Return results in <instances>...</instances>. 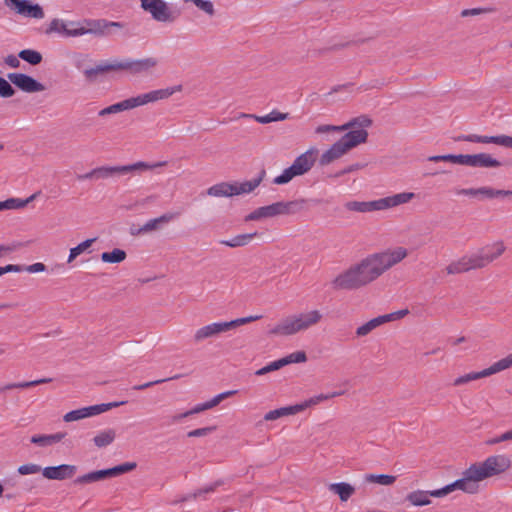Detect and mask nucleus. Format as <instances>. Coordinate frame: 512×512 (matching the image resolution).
I'll return each instance as SVG.
<instances>
[{"instance_id":"1","label":"nucleus","mask_w":512,"mask_h":512,"mask_svg":"<svg viewBox=\"0 0 512 512\" xmlns=\"http://www.w3.org/2000/svg\"><path fill=\"white\" fill-rule=\"evenodd\" d=\"M408 256L402 246L368 255L359 263L337 275L331 282L334 290H355L375 281Z\"/></svg>"},{"instance_id":"2","label":"nucleus","mask_w":512,"mask_h":512,"mask_svg":"<svg viewBox=\"0 0 512 512\" xmlns=\"http://www.w3.org/2000/svg\"><path fill=\"white\" fill-rule=\"evenodd\" d=\"M408 256L402 246L368 255L359 263L337 275L331 282L334 290H355L375 281Z\"/></svg>"},{"instance_id":"3","label":"nucleus","mask_w":512,"mask_h":512,"mask_svg":"<svg viewBox=\"0 0 512 512\" xmlns=\"http://www.w3.org/2000/svg\"><path fill=\"white\" fill-rule=\"evenodd\" d=\"M408 256L402 246L368 255L359 263L337 275L331 282L334 290H355L375 281Z\"/></svg>"},{"instance_id":"4","label":"nucleus","mask_w":512,"mask_h":512,"mask_svg":"<svg viewBox=\"0 0 512 512\" xmlns=\"http://www.w3.org/2000/svg\"><path fill=\"white\" fill-rule=\"evenodd\" d=\"M511 466V461L506 455H494L481 463L472 464L462 473L458 479L460 490L475 494L479 491V483L489 477L505 472Z\"/></svg>"},{"instance_id":"5","label":"nucleus","mask_w":512,"mask_h":512,"mask_svg":"<svg viewBox=\"0 0 512 512\" xmlns=\"http://www.w3.org/2000/svg\"><path fill=\"white\" fill-rule=\"evenodd\" d=\"M158 65L155 57L143 59H124L103 62L96 67L88 68L83 71L84 77L88 82H95L99 75L111 71H125L131 75L149 73Z\"/></svg>"},{"instance_id":"6","label":"nucleus","mask_w":512,"mask_h":512,"mask_svg":"<svg viewBox=\"0 0 512 512\" xmlns=\"http://www.w3.org/2000/svg\"><path fill=\"white\" fill-rule=\"evenodd\" d=\"M366 118L369 120L368 125H353L349 127V131L321 155L319 159L321 166L332 163L354 147L367 142L368 132L366 128L372 125V119L368 116Z\"/></svg>"},{"instance_id":"7","label":"nucleus","mask_w":512,"mask_h":512,"mask_svg":"<svg viewBox=\"0 0 512 512\" xmlns=\"http://www.w3.org/2000/svg\"><path fill=\"white\" fill-rule=\"evenodd\" d=\"M323 318L319 310H311L299 314L287 316L268 330L269 336L286 337L306 331L317 325Z\"/></svg>"},{"instance_id":"8","label":"nucleus","mask_w":512,"mask_h":512,"mask_svg":"<svg viewBox=\"0 0 512 512\" xmlns=\"http://www.w3.org/2000/svg\"><path fill=\"white\" fill-rule=\"evenodd\" d=\"M415 197L412 192H402L373 201H349L345 203L348 211L367 213L386 210L410 202Z\"/></svg>"},{"instance_id":"9","label":"nucleus","mask_w":512,"mask_h":512,"mask_svg":"<svg viewBox=\"0 0 512 512\" xmlns=\"http://www.w3.org/2000/svg\"><path fill=\"white\" fill-rule=\"evenodd\" d=\"M261 317V315H255L238 318L231 321L209 323L196 329L192 338L193 342L195 344H200L206 340L215 339L222 333H225L229 330L235 329L241 325L250 323L252 321L259 320Z\"/></svg>"},{"instance_id":"10","label":"nucleus","mask_w":512,"mask_h":512,"mask_svg":"<svg viewBox=\"0 0 512 512\" xmlns=\"http://www.w3.org/2000/svg\"><path fill=\"white\" fill-rule=\"evenodd\" d=\"M182 90V85H176L164 89L153 90L144 94L130 97L115 104H112L116 113L131 110L149 103L164 100L172 96L176 92Z\"/></svg>"},{"instance_id":"11","label":"nucleus","mask_w":512,"mask_h":512,"mask_svg":"<svg viewBox=\"0 0 512 512\" xmlns=\"http://www.w3.org/2000/svg\"><path fill=\"white\" fill-rule=\"evenodd\" d=\"M318 154L316 148H310L299 155L292 165L283 170V172L273 179L276 185L289 183L294 177L306 174L314 166Z\"/></svg>"},{"instance_id":"12","label":"nucleus","mask_w":512,"mask_h":512,"mask_svg":"<svg viewBox=\"0 0 512 512\" xmlns=\"http://www.w3.org/2000/svg\"><path fill=\"white\" fill-rule=\"evenodd\" d=\"M455 490H460L457 480L451 484H448V485H446L440 489H436V490H429V491L414 490V491H411L406 495L405 501H407L410 505L416 506V507L427 506V505L431 504L430 497L441 498V497H444V496L450 494L451 492H453Z\"/></svg>"},{"instance_id":"13","label":"nucleus","mask_w":512,"mask_h":512,"mask_svg":"<svg viewBox=\"0 0 512 512\" xmlns=\"http://www.w3.org/2000/svg\"><path fill=\"white\" fill-rule=\"evenodd\" d=\"M510 367H512V353L500 359L499 361L493 363L490 367L482 371L470 372L465 375L457 377L456 379H454L452 385L458 387L467 384L471 381L491 376Z\"/></svg>"},{"instance_id":"14","label":"nucleus","mask_w":512,"mask_h":512,"mask_svg":"<svg viewBox=\"0 0 512 512\" xmlns=\"http://www.w3.org/2000/svg\"><path fill=\"white\" fill-rule=\"evenodd\" d=\"M140 3L141 8L150 13L157 22L172 23L179 16V13L173 11L164 0H140Z\"/></svg>"},{"instance_id":"15","label":"nucleus","mask_w":512,"mask_h":512,"mask_svg":"<svg viewBox=\"0 0 512 512\" xmlns=\"http://www.w3.org/2000/svg\"><path fill=\"white\" fill-rule=\"evenodd\" d=\"M85 27L76 28L72 34L81 36L84 34H93L96 36H110L115 29H122L120 22L108 21L106 19L85 20Z\"/></svg>"},{"instance_id":"16","label":"nucleus","mask_w":512,"mask_h":512,"mask_svg":"<svg viewBox=\"0 0 512 512\" xmlns=\"http://www.w3.org/2000/svg\"><path fill=\"white\" fill-rule=\"evenodd\" d=\"M5 5L15 13L34 19H42L45 16L43 8L30 0H4Z\"/></svg>"},{"instance_id":"17","label":"nucleus","mask_w":512,"mask_h":512,"mask_svg":"<svg viewBox=\"0 0 512 512\" xmlns=\"http://www.w3.org/2000/svg\"><path fill=\"white\" fill-rule=\"evenodd\" d=\"M454 141H466L472 143L489 144L493 143L499 146L512 149V137L508 135H497V136H482L476 134L459 135L454 138Z\"/></svg>"},{"instance_id":"18","label":"nucleus","mask_w":512,"mask_h":512,"mask_svg":"<svg viewBox=\"0 0 512 512\" xmlns=\"http://www.w3.org/2000/svg\"><path fill=\"white\" fill-rule=\"evenodd\" d=\"M7 77L11 83L24 92L35 93L45 90V86L42 83L29 75L23 73H9Z\"/></svg>"},{"instance_id":"19","label":"nucleus","mask_w":512,"mask_h":512,"mask_svg":"<svg viewBox=\"0 0 512 512\" xmlns=\"http://www.w3.org/2000/svg\"><path fill=\"white\" fill-rule=\"evenodd\" d=\"M464 165L478 168H499L502 164L488 153L465 154Z\"/></svg>"},{"instance_id":"20","label":"nucleus","mask_w":512,"mask_h":512,"mask_svg":"<svg viewBox=\"0 0 512 512\" xmlns=\"http://www.w3.org/2000/svg\"><path fill=\"white\" fill-rule=\"evenodd\" d=\"M180 216L179 212H166L157 218L148 220L143 226L138 228L137 233H151L162 229L165 224L173 221Z\"/></svg>"},{"instance_id":"21","label":"nucleus","mask_w":512,"mask_h":512,"mask_svg":"<svg viewBox=\"0 0 512 512\" xmlns=\"http://www.w3.org/2000/svg\"><path fill=\"white\" fill-rule=\"evenodd\" d=\"M76 473V466L61 464L59 466H49L42 470L45 478L50 480H64L71 478Z\"/></svg>"},{"instance_id":"22","label":"nucleus","mask_w":512,"mask_h":512,"mask_svg":"<svg viewBox=\"0 0 512 512\" xmlns=\"http://www.w3.org/2000/svg\"><path fill=\"white\" fill-rule=\"evenodd\" d=\"M279 215H283L281 201L255 209L245 217V221H257Z\"/></svg>"},{"instance_id":"23","label":"nucleus","mask_w":512,"mask_h":512,"mask_svg":"<svg viewBox=\"0 0 512 512\" xmlns=\"http://www.w3.org/2000/svg\"><path fill=\"white\" fill-rule=\"evenodd\" d=\"M123 174L121 166H101L92 169L91 171L77 176L78 180L89 179H107L116 175Z\"/></svg>"},{"instance_id":"24","label":"nucleus","mask_w":512,"mask_h":512,"mask_svg":"<svg viewBox=\"0 0 512 512\" xmlns=\"http://www.w3.org/2000/svg\"><path fill=\"white\" fill-rule=\"evenodd\" d=\"M311 200L299 198L291 201H281L283 215H294L309 210V203ZM319 203V200H313Z\"/></svg>"},{"instance_id":"25","label":"nucleus","mask_w":512,"mask_h":512,"mask_svg":"<svg viewBox=\"0 0 512 512\" xmlns=\"http://www.w3.org/2000/svg\"><path fill=\"white\" fill-rule=\"evenodd\" d=\"M368 124H369V120L366 118V115H361V116L352 118L350 121H348L347 123L340 125V126L320 125L315 129V132L317 134H324V133L334 132V131L340 132V131L348 130L349 127H351L353 125H360V126L364 125L365 126Z\"/></svg>"},{"instance_id":"26","label":"nucleus","mask_w":512,"mask_h":512,"mask_svg":"<svg viewBox=\"0 0 512 512\" xmlns=\"http://www.w3.org/2000/svg\"><path fill=\"white\" fill-rule=\"evenodd\" d=\"M483 256L486 266L498 259L506 250V246L502 240L496 241L490 245L479 249Z\"/></svg>"},{"instance_id":"27","label":"nucleus","mask_w":512,"mask_h":512,"mask_svg":"<svg viewBox=\"0 0 512 512\" xmlns=\"http://www.w3.org/2000/svg\"><path fill=\"white\" fill-rule=\"evenodd\" d=\"M236 393H237L236 390H230V391H226V392L220 393V394L216 395L214 398H212L210 401H207V402L202 403V404H198L194 408H192L191 410L184 412L183 416H190V415H193V414L200 413L202 411L211 409V408L217 406L224 399H226V398H228V397H230V396H232V395H234Z\"/></svg>"},{"instance_id":"28","label":"nucleus","mask_w":512,"mask_h":512,"mask_svg":"<svg viewBox=\"0 0 512 512\" xmlns=\"http://www.w3.org/2000/svg\"><path fill=\"white\" fill-rule=\"evenodd\" d=\"M265 176V170H262L259 177L245 181L243 183H232L233 193L235 195L247 194L257 188Z\"/></svg>"},{"instance_id":"29","label":"nucleus","mask_w":512,"mask_h":512,"mask_svg":"<svg viewBox=\"0 0 512 512\" xmlns=\"http://www.w3.org/2000/svg\"><path fill=\"white\" fill-rule=\"evenodd\" d=\"M240 117H242V118H254L257 122H259L261 124H268V123H271V122H277V121L286 120V119L289 118V114L288 113H282V112H279L277 110H273L269 114L264 115V116H257V115L242 113L240 115Z\"/></svg>"},{"instance_id":"30","label":"nucleus","mask_w":512,"mask_h":512,"mask_svg":"<svg viewBox=\"0 0 512 512\" xmlns=\"http://www.w3.org/2000/svg\"><path fill=\"white\" fill-rule=\"evenodd\" d=\"M301 412V407L296 405L281 407L271 410L264 415V420L274 421L284 416L295 415Z\"/></svg>"},{"instance_id":"31","label":"nucleus","mask_w":512,"mask_h":512,"mask_svg":"<svg viewBox=\"0 0 512 512\" xmlns=\"http://www.w3.org/2000/svg\"><path fill=\"white\" fill-rule=\"evenodd\" d=\"M166 164H167L166 161L156 162L153 164L139 161V162H136L133 164L123 165V166H121V170H122L123 174L129 173V172H139L140 173L143 171L153 170L155 168L165 166Z\"/></svg>"},{"instance_id":"32","label":"nucleus","mask_w":512,"mask_h":512,"mask_svg":"<svg viewBox=\"0 0 512 512\" xmlns=\"http://www.w3.org/2000/svg\"><path fill=\"white\" fill-rule=\"evenodd\" d=\"M256 236H258L257 232L239 234L229 240H221L220 244L230 248L244 247L248 245Z\"/></svg>"},{"instance_id":"33","label":"nucleus","mask_w":512,"mask_h":512,"mask_svg":"<svg viewBox=\"0 0 512 512\" xmlns=\"http://www.w3.org/2000/svg\"><path fill=\"white\" fill-rule=\"evenodd\" d=\"M328 488L337 494L342 502H346L355 493V488L346 482L332 483Z\"/></svg>"},{"instance_id":"34","label":"nucleus","mask_w":512,"mask_h":512,"mask_svg":"<svg viewBox=\"0 0 512 512\" xmlns=\"http://www.w3.org/2000/svg\"><path fill=\"white\" fill-rule=\"evenodd\" d=\"M106 478H111L110 473H109V468L104 469V470L92 471V472H89L82 476H79L74 480V483L75 484H87V483L101 481Z\"/></svg>"},{"instance_id":"35","label":"nucleus","mask_w":512,"mask_h":512,"mask_svg":"<svg viewBox=\"0 0 512 512\" xmlns=\"http://www.w3.org/2000/svg\"><path fill=\"white\" fill-rule=\"evenodd\" d=\"M74 30H69L68 25L64 23L60 19H53L47 29L45 30V34L50 35L52 33H59L65 37H76L77 35L72 34Z\"/></svg>"},{"instance_id":"36","label":"nucleus","mask_w":512,"mask_h":512,"mask_svg":"<svg viewBox=\"0 0 512 512\" xmlns=\"http://www.w3.org/2000/svg\"><path fill=\"white\" fill-rule=\"evenodd\" d=\"M232 183L221 182L207 189V194L213 197H231L234 196Z\"/></svg>"},{"instance_id":"37","label":"nucleus","mask_w":512,"mask_h":512,"mask_svg":"<svg viewBox=\"0 0 512 512\" xmlns=\"http://www.w3.org/2000/svg\"><path fill=\"white\" fill-rule=\"evenodd\" d=\"M342 394H343L342 391H336V392H332L329 394H319V395L313 396V397L305 400L304 402H302L300 404H297V406L301 407V412H302L306 408L318 405L319 403H321L323 401L329 400L334 397L341 396Z\"/></svg>"},{"instance_id":"38","label":"nucleus","mask_w":512,"mask_h":512,"mask_svg":"<svg viewBox=\"0 0 512 512\" xmlns=\"http://www.w3.org/2000/svg\"><path fill=\"white\" fill-rule=\"evenodd\" d=\"M116 438V432L114 429H107L98 433L94 438L93 442L98 448H104L113 443Z\"/></svg>"},{"instance_id":"39","label":"nucleus","mask_w":512,"mask_h":512,"mask_svg":"<svg viewBox=\"0 0 512 512\" xmlns=\"http://www.w3.org/2000/svg\"><path fill=\"white\" fill-rule=\"evenodd\" d=\"M125 404L124 401L122 402H110V403H102V404H97V405H92V406H88V407H84L85 409V413H86V417H91V416H95V415H98V414H101V413H104L112 408H115V407H118L120 405H123Z\"/></svg>"},{"instance_id":"40","label":"nucleus","mask_w":512,"mask_h":512,"mask_svg":"<svg viewBox=\"0 0 512 512\" xmlns=\"http://www.w3.org/2000/svg\"><path fill=\"white\" fill-rule=\"evenodd\" d=\"M51 378H42L38 380H32V381H24V382H18V383H8L0 388V393L6 390H12V389H26L30 387H34L40 384L49 383L51 382Z\"/></svg>"},{"instance_id":"41","label":"nucleus","mask_w":512,"mask_h":512,"mask_svg":"<svg viewBox=\"0 0 512 512\" xmlns=\"http://www.w3.org/2000/svg\"><path fill=\"white\" fill-rule=\"evenodd\" d=\"M18 57L33 66L40 64L43 59L42 54L33 49L21 50L18 54Z\"/></svg>"},{"instance_id":"42","label":"nucleus","mask_w":512,"mask_h":512,"mask_svg":"<svg viewBox=\"0 0 512 512\" xmlns=\"http://www.w3.org/2000/svg\"><path fill=\"white\" fill-rule=\"evenodd\" d=\"M126 252L122 249L115 248L110 252H103L101 260L105 263H120L126 259Z\"/></svg>"},{"instance_id":"43","label":"nucleus","mask_w":512,"mask_h":512,"mask_svg":"<svg viewBox=\"0 0 512 512\" xmlns=\"http://www.w3.org/2000/svg\"><path fill=\"white\" fill-rule=\"evenodd\" d=\"M365 481L368 483H376L383 486L392 485L396 481V477L393 475L387 474H366Z\"/></svg>"},{"instance_id":"44","label":"nucleus","mask_w":512,"mask_h":512,"mask_svg":"<svg viewBox=\"0 0 512 512\" xmlns=\"http://www.w3.org/2000/svg\"><path fill=\"white\" fill-rule=\"evenodd\" d=\"M467 266L470 270H476V269H482L486 267V264L484 262L483 256L481 255L480 250L477 252L471 254V255H465L464 256Z\"/></svg>"},{"instance_id":"45","label":"nucleus","mask_w":512,"mask_h":512,"mask_svg":"<svg viewBox=\"0 0 512 512\" xmlns=\"http://www.w3.org/2000/svg\"><path fill=\"white\" fill-rule=\"evenodd\" d=\"M445 271L448 275L461 274L469 271L464 256L460 259L451 262L446 266Z\"/></svg>"},{"instance_id":"46","label":"nucleus","mask_w":512,"mask_h":512,"mask_svg":"<svg viewBox=\"0 0 512 512\" xmlns=\"http://www.w3.org/2000/svg\"><path fill=\"white\" fill-rule=\"evenodd\" d=\"M96 241V238L87 239L83 241L82 243L78 244L76 247H73L70 249V253L68 256V263L73 262L76 257H78L80 254L85 252L91 245Z\"/></svg>"},{"instance_id":"47","label":"nucleus","mask_w":512,"mask_h":512,"mask_svg":"<svg viewBox=\"0 0 512 512\" xmlns=\"http://www.w3.org/2000/svg\"><path fill=\"white\" fill-rule=\"evenodd\" d=\"M431 162H451L454 164L464 165V154L453 155H434L428 158Z\"/></svg>"},{"instance_id":"48","label":"nucleus","mask_w":512,"mask_h":512,"mask_svg":"<svg viewBox=\"0 0 512 512\" xmlns=\"http://www.w3.org/2000/svg\"><path fill=\"white\" fill-rule=\"evenodd\" d=\"M137 467L136 462H125L120 465L109 468L110 477H116L124 473L131 472Z\"/></svg>"},{"instance_id":"49","label":"nucleus","mask_w":512,"mask_h":512,"mask_svg":"<svg viewBox=\"0 0 512 512\" xmlns=\"http://www.w3.org/2000/svg\"><path fill=\"white\" fill-rule=\"evenodd\" d=\"M39 194H40V192L38 191V192L32 194L31 196H29L26 199L9 198V199H7L8 205H9L8 209L10 210V209H21V208H24L30 202L35 200Z\"/></svg>"},{"instance_id":"50","label":"nucleus","mask_w":512,"mask_h":512,"mask_svg":"<svg viewBox=\"0 0 512 512\" xmlns=\"http://www.w3.org/2000/svg\"><path fill=\"white\" fill-rule=\"evenodd\" d=\"M306 360L307 355L304 351H297L281 358L283 367L292 363H303L306 362Z\"/></svg>"},{"instance_id":"51","label":"nucleus","mask_w":512,"mask_h":512,"mask_svg":"<svg viewBox=\"0 0 512 512\" xmlns=\"http://www.w3.org/2000/svg\"><path fill=\"white\" fill-rule=\"evenodd\" d=\"M496 12V8L494 7H477V8H470V9H464L461 11L460 15L461 17H469V16H478L481 14H489Z\"/></svg>"},{"instance_id":"52","label":"nucleus","mask_w":512,"mask_h":512,"mask_svg":"<svg viewBox=\"0 0 512 512\" xmlns=\"http://www.w3.org/2000/svg\"><path fill=\"white\" fill-rule=\"evenodd\" d=\"M223 485V481L222 480H218L204 488H201V489H198L196 490L193 494H191L190 496L184 498L183 500H187L189 498H192V499H197L199 496H201L202 494H206V493H211V492H214L217 487Z\"/></svg>"},{"instance_id":"53","label":"nucleus","mask_w":512,"mask_h":512,"mask_svg":"<svg viewBox=\"0 0 512 512\" xmlns=\"http://www.w3.org/2000/svg\"><path fill=\"white\" fill-rule=\"evenodd\" d=\"M378 326L376 322L374 321V318L366 322L365 324L359 326L356 329V335L358 337H364L368 335L370 332H372L374 329H376Z\"/></svg>"},{"instance_id":"54","label":"nucleus","mask_w":512,"mask_h":512,"mask_svg":"<svg viewBox=\"0 0 512 512\" xmlns=\"http://www.w3.org/2000/svg\"><path fill=\"white\" fill-rule=\"evenodd\" d=\"M84 418H87L84 407L77 410H72L63 416V420L65 422L78 421Z\"/></svg>"},{"instance_id":"55","label":"nucleus","mask_w":512,"mask_h":512,"mask_svg":"<svg viewBox=\"0 0 512 512\" xmlns=\"http://www.w3.org/2000/svg\"><path fill=\"white\" fill-rule=\"evenodd\" d=\"M15 94V89L11 84L0 76V96L3 98L12 97Z\"/></svg>"},{"instance_id":"56","label":"nucleus","mask_w":512,"mask_h":512,"mask_svg":"<svg viewBox=\"0 0 512 512\" xmlns=\"http://www.w3.org/2000/svg\"><path fill=\"white\" fill-rule=\"evenodd\" d=\"M283 367V364L281 362V359H278L276 361H273L271 363H269L268 365L260 368L259 370H257L255 372V374L257 376H262V375H265L267 373H270V372H273V371H276V370H279L280 368Z\"/></svg>"},{"instance_id":"57","label":"nucleus","mask_w":512,"mask_h":512,"mask_svg":"<svg viewBox=\"0 0 512 512\" xmlns=\"http://www.w3.org/2000/svg\"><path fill=\"white\" fill-rule=\"evenodd\" d=\"M41 466L34 463L24 464L18 467L17 471L21 475L37 474L41 471Z\"/></svg>"},{"instance_id":"58","label":"nucleus","mask_w":512,"mask_h":512,"mask_svg":"<svg viewBox=\"0 0 512 512\" xmlns=\"http://www.w3.org/2000/svg\"><path fill=\"white\" fill-rule=\"evenodd\" d=\"M197 8L204 13H206L208 16L213 17L215 15V8L214 4L210 0H201L199 1Z\"/></svg>"},{"instance_id":"59","label":"nucleus","mask_w":512,"mask_h":512,"mask_svg":"<svg viewBox=\"0 0 512 512\" xmlns=\"http://www.w3.org/2000/svg\"><path fill=\"white\" fill-rule=\"evenodd\" d=\"M178 378H180V375H175V376H172V377H169V378H166V379H159V380H155V381H150V382H147V383H144V384L136 385V386L133 387V389L134 390H144V389L150 388V387H152L154 385H157V384H160V383H163V382H166V381L178 379Z\"/></svg>"},{"instance_id":"60","label":"nucleus","mask_w":512,"mask_h":512,"mask_svg":"<svg viewBox=\"0 0 512 512\" xmlns=\"http://www.w3.org/2000/svg\"><path fill=\"white\" fill-rule=\"evenodd\" d=\"M31 443L39 445L41 447L51 446L49 435H34L30 439Z\"/></svg>"},{"instance_id":"61","label":"nucleus","mask_w":512,"mask_h":512,"mask_svg":"<svg viewBox=\"0 0 512 512\" xmlns=\"http://www.w3.org/2000/svg\"><path fill=\"white\" fill-rule=\"evenodd\" d=\"M215 430V427H204V428H198L192 431H189L187 436L188 437H203L207 436L211 432Z\"/></svg>"},{"instance_id":"62","label":"nucleus","mask_w":512,"mask_h":512,"mask_svg":"<svg viewBox=\"0 0 512 512\" xmlns=\"http://www.w3.org/2000/svg\"><path fill=\"white\" fill-rule=\"evenodd\" d=\"M342 47H344V45L342 44H336V45H333V46H330V47H323V48H319V49H314L312 51L313 55L316 56V57H320V56H323L331 51H335V50H339L341 49Z\"/></svg>"},{"instance_id":"63","label":"nucleus","mask_w":512,"mask_h":512,"mask_svg":"<svg viewBox=\"0 0 512 512\" xmlns=\"http://www.w3.org/2000/svg\"><path fill=\"white\" fill-rule=\"evenodd\" d=\"M24 244L21 243V242H16V243H13L11 245H0V257L3 255V254H6V253H11L21 247H23Z\"/></svg>"},{"instance_id":"64","label":"nucleus","mask_w":512,"mask_h":512,"mask_svg":"<svg viewBox=\"0 0 512 512\" xmlns=\"http://www.w3.org/2000/svg\"><path fill=\"white\" fill-rule=\"evenodd\" d=\"M4 62L6 65H8L9 67L11 68H18L20 66V61H19V57L18 56H15L13 54L11 55H8L5 59H4Z\"/></svg>"}]
</instances>
